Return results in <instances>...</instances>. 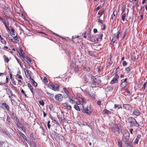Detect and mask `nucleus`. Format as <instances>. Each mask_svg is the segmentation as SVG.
Masks as SVG:
<instances>
[{
  "label": "nucleus",
  "mask_w": 147,
  "mask_h": 147,
  "mask_svg": "<svg viewBox=\"0 0 147 147\" xmlns=\"http://www.w3.org/2000/svg\"><path fill=\"white\" fill-rule=\"evenodd\" d=\"M9 59L8 58L6 57L5 59V62H6L7 63H8L9 62Z\"/></svg>",
  "instance_id": "obj_37"
},
{
  "label": "nucleus",
  "mask_w": 147,
  "mask_h": 147,
  "mask_svg": "<svg viewBox=\"0 0 147 147\" xmlns=\"http://www.w3.org/2000/svg\"><path fill=\"white\" fill-rule=\"evenodd\" d=\"M8 49V47H4V49L5 50H6Z\"/></svg>",
  "instance_id": "obj_61"
},
{
  "label": "nucleus",
  "mask_w": 147,
  "mask_h": 147,
  "mask_svg": "<svg viewBox=\"0 0 147 147\" xmlns=\"http://www.w3.org/2000/svg\"><path fill=\"white\" fill-rule=\"evenodd\" d=\"M114 132L117 134H119L121 132V127L120 125H115L113 128Z\"/></svg>",
  "instance_id": "obj_2"
},
{
  "label": "nucleus",
  "mask_w": 147,
  "mask_h": 147,
  "mask_svg": "<svg viewBox=\"0 0 147 147\" xmlns=\"http://www.w3.org/2000/svg\"><path fill=\"white\" fill-rule=\"evenodd\" d=\"M97 103L98 105H100L101 104V101L99 100H98L97 101Z\"/></svg>",
  "instance_id": "obj_40"
},
{
  "label": "nucleus",
  "mask_w": 147,
  "mask_h": 147,
  "mask_svg": "<svg viewBox=\"0 0 147 147\" xmlns=\"http://www.w3.org/2000/svg\"><path fill=\"white\" fill-rule=\"evenodd\" d=\"M138 125L137 122L136 121V119H134V120L132 121V123H130V125L131 126L133 125Z\"/></svg>",
  "instance_id": "obj_13"
},
{
  "label": "nucleus",
  "mask_w": 147,
  "mask_h": 147,
  "mask_svg": "<svg viewBox=\"0 0 147 147\" xmlns=\"http://www.w3.org/2000/svg\"><path fill=\"white\" fill-rule=\"evenodd\" d=\"M119 78V77L118 76L117 74H116L114 77L111 82L110 84H113L115 83H117V80Z\"/></svg>",
  "instance_id": "obj_3"
},
{
  "label": "nucleus",
  "mask_w": 147,
  "mask_h": 147,
  "mask_svg": "<svg viewBox=\"0 0 147 147\" xmlns=\"http://www.w3.org/2000/svg\"><path fill=\"white\" fill-rule=\"evenodd\" d=\"M31 92H32V93L33 94V89L32 88H31L30 89Z\"/></svg>",
  "instance_id": "obj_58"
},
{
  "label": "nucleus",
  "mask_w": 147,
  "mask_h": 147,
  "mask_svg": "<svg viewBox=\"0 0 147 147\" xmlns=\"http://www.w3.org/2000/svg\"><path fill=\"white\" fill-rule=\"evenodd\" d=\"M43 80L44 81H45L46 82H48V80L47 79V78L46 77H44V78Z\"/></svg>",
  "instance_id": "obj_48"
},
{
  "label": "nucleus",
  "mask_w": 147,
  "mask_h": 147,
  "mask_svg": "<svg viewBox=\"0 0 147 147\" xmlns=\"http://www.w3.org/2000/svg\"><path fill=\"white\" fill-rule=\"evenodd\" d=\"M30 145L32 147H36V144L33 141H32L30 142Z\"/></svg>",
  "instance_id": "obj_25"
},
{
  "label": "nucleus",
  "mask_w": 147,
  "mask_h": 147,
  "mask_svg": "<svg viewBox=\"0 0 147 147\" xmlns=\"http://www.w3.org/2000/svg\"><path fill=\"white\" fill-rule=\"evenodd\" d=\"M138 0H132V2H133L134 5L137 6Z\"/></svg>",
  "instance_id": "obj_22"
},
{
  "label": "nucleus",
  "mask_w": 147,
  "mask_h": 147,
  "mask_svg": "<svg viewBox=\"0 0 147 147\" xmlns=\"http://www.w3.org/2000/svg\"><path fill=\"white\" fill-rule=\"evenodd\" d=\"M63 90L64 91V92L67 95V96L64 97L65 98H66L67 97H69V96H71L69 94V93L68 91L66 89V88H63Z\"/></svg>",
  "instance_id": "obj_8"
},
{
  "label": "nucleus",
  "mask_w": 147,
  "mask_h": 147,
  "mask_svg": "<svg viewBox=\"0 0 147 147\" xmlns=\"http://www.w3.org/2000/svg\"><path fill=\"white\" fill-rule=\"evenodd\" d=\"M103 112L105 114H108L109 113H110V112L108 110H107L105 109L103 111Z\"/></svg>",
  "instance_id": "obj_31"
},
{
  "label": "nucleus",
  "mask_w": 147,
  "mask_h": 147,
  "mask_svg": "<svg viewBox=\"0 0 147 147\" xmlns=\"http://www.w3.org/2000/svg\"><path fill=\"white\" fill-rule=\"evenodd\" d=\"M39 104L42 106H43L44 105V102L43 100H40L39 101Z\"/></svg>",
  "instance_id": "obj_30"
},
{
  "label": "nucleus",
  "mask_w": 147,
  "mask_h": 147,
  "mask_svg": "<svg viewBox=\"0 0 147 147\" xmlns=\"http://www.w3.org/2000/svg\"><path fill=\"white\" fill-rule=\"evenodd\" d=\"M68 98L69 101L71 103L73 104L76 103V101L74 100V98L70 96Z\"/></svg>",
  "instance_id": "obj_11"
},
{
  "label": "nucleus",
  "mask_w": 147,
  "mask_h": 147,
  "mask_svg": "<svg viewBox=\"0 0 147 147\" xmlns=\"http://www.w3.org/2000/svg\"><path fill=\"white\" fill-rule=\"evenodd\" d=\"M127 33V31H125L124 32L123 34V38H124L125 36Z\"/></svg>",
  "instance_id": "obj_47"
},
{
  "label": "nucleus",
  "mask_w": 147,
  "mask_h": 147,
  "mask_svg": "<svg viewBox=\"0 0 147 147\" xmlns=\"http://www.w3.org/2000/svg\"><path fill=\"white\" fill-rule=\"evenodd\" d=\"M127 78H126L123 81V82H125V83H128V82H127Z\"/></svg>",
  "instance_id": "obj_53"
},
{
  "label": "nucleus",
  "mask_w": 147,
  "mask_h": 147,
  "mask_svg": "<svg viewBox=\"0 0 147 147\" xmlns=\"http://www.w3.org/2000/svg\"><path fill=\"white\" fill-rule=\"evenodd\" d=\"M102 36H103L102 34H100V37L99 38L100 39H102Z\"/></svg>",
  "instance_id": "obj_51"
},
{
  "label": "nucleus",
  "mask_w": 147,
  "mask_h": 147,
  "mask_svg": "<svg viewBox=\"0 0 147 147\" xmlns=\"http://www.w3.org/2000/svg\"><path fill=\"white\" fill-rule=\"evenodd\" d=\"M49 86L52 89L54 90H57L59 88V86L57 84H49Z\"/></svg>",
  "instance_id": "obj_5"
},
{
  "label": "nucleus",
  "mask_w": 147,
  "mask_h": 147,
  "mask_svg": "<svg viewBox=\"0 0 147 147\" xmlns=\"http://www.w3.org/2000/svg\"><path fill=\"white\" fill-rule=\"evenodd\" d=\"M1 21L3 22V24L5 25L7 30H8L9 29V28H8V26H7V23L5 21L3 20V21L2 20H1Z\"/></svg>",
  "instance_id": "obj_26"
},
{
  "label": "nucleus",
  "mask_w": 147,
  "mask_h": 147,
  "mask_svg": "<svg viewBox=\"0 0 147 147\" xmlns=\"http://www.w3.org/2000/svg\"><path fill=\"white\" fill-rule=\"evenodd\" d=\"M127 65V63L125 61H123V66H125Z\"/></svg>",
  "instance_id": "obj_41"
},
{
  "label": "nucleus",
  "mask_w": 147,
  "mask_h": 147,
  "mask_svg": "<svg viewBox=\"0 0 147 147\" xmlns=\"http://www.w3.org/2000/svg\"><path fill=\"white\" fill-rule=\"evenodd\" d=\"M124 77V75L123 74H121L120 76V77L121 78H123Z\"/></svg>",
  "instance_id": "obj_57"
},
{
  "label": "nucleus",
  "mask_w": 147,
  "mask_h": 147,
  "mask_svg": "<svg viewBox=\"0 0 147 147\" xmlns=\"http://www.w3.org/2000/svg\"><path fill=\"white\" fill-rule=\"evenodd\" d=\"M21 92L23 94H25V92L22 89L21 90Z\"/></svg>",
  "instance_id": "obj_54"
},
{
  "label": "nucleus",
  "mask_w": 147,
  "mask_h": 147,
  "mask_svg": "<svg viewBox=\"0 0 147 147\" xmlns=\"http://www.w3.org/2000/svg\"><path fill=\"white\" fill-rule=\"evenodd\" d=\"M117 13L116 11H114L112 16V19H115L116 18V16L117 15Z\"/></svg>",
  "instance_id": "obj_14"
},
{
  "label": "nucleus",
  "mask_w": 147,
  "mask_h": 147,
  "mask_svg": "<svg viewBox=\"0 0 147 147\" xmlns=\"http://www.w3.org/2000/svg\"><path fill=\"white\" fill-rule=\"evenodd\" d=\"M26 59L28 61L30 62L31 63H32V61L31 60V59L30 57H26Z\"/></svg>",
  "instance_id": "obj_35"
},
{
  "label": "nucleus",
  "mask_w": 147,
  "mask_h": 147,
  "mask_svg": "<svg viewBox=\"0 0 147 147\" xmlns=\"http://www.w3.org/2000/svg\"><path fill=\"white\" fill-rule=\"evenodd\" d=\"M100 8V6H98L96 9V10L97 11H98L99 9Z\"/></svg>",
  "instance_id": "obj_50"
},
{
  "label": "nucleus",
  "mask_w": 147,
  "mask_h": 147,
  "mask_svg": "<svg viewBox=\"0 0 147 147\" xmlns=\"http://www.w3.org/2000/svg\"><path fill=\"white\" fill-rule=\"evenodd\" d=\"M17 59V60L18 61V62L19 63V64L20 65L21 63H20V61H19V60L18 59Z\"/></svg>",
  "instance_id": "obj_62"
},
{
  "label": "nucleus",
  "mask_w": 147,
  "mask_h": 147,
  "mask_svg": "<svg viewBox=\"0 0 147 147\" xmlns=\"http://www.w3.org/2000/svg\"><path fill=\"white\" fill-rule=\"evenodd\" d=\"M77 104L79 106H80V109L81 110L82 109L83 107H84V106L83 105V104H78L77 103Z\"/></svg>",
  "instance_id": "obj_33"
},
{
  "label": "nucleus",
  "mask_w": 147,
  "mask_h": 147,
  "mask_svg": "<svg viewBox=\"0 0 147 147\" xmlns=\"http://www.w3.org/2000/svg\"><path fill=\"white\" fill-rule=\"evenodd\" d=\"M20 138L22 140H24V141H25V140H26V137L24 134L20 132Z\"/></svg>",
  "instance_id": "obj_10"
},
{
  "label": "nucleus",
  "mask_w": 147,
  "mask_h": 147,
  "mask_svg": "<svg viewBox=\"0 0 147 147\" xmlns=\"http://www.w3.org/2000/svg\"><path fill=\"white\" fill-rule=\"evenodd\" d=\"M54 35H56L57 36H59V37H60V38H62L61 36H59L58 34H55V33H53Z\"/></svg>",
  "instance_id": "obj_56"
},
{
  "label": "nucleus",
  "mask_w": 147,
  "mask_h": 147,
  "mask_svg": "<svg viewBox=\"0 0 147 147\" xmlns=\"http://www.w3.org/2000/svg\"><path fill=\"white\" fill-rule=\"evenodd\" d=\"M1 42L4 44H6V41L4 39V38L2 37L1 38Z\"/></svg>",
  "instance_id": "obj_23"
},
{
  "label": "nucleus",
  "mask_w": 147,
  "mask_h": 147,
  "mask_svg": "<svg viewBox=\"0 0 147 147\" xmlns=\"http://www.w3.org/2000/svg\"><path fill=\"white\" fill-rule=\"evenodd\" d=\"M9 40H11V41L13 42H16L17 41H19L18 38L16 36L13 37V39L9 38Z\"/></svg>",
  "instance_id": "obj_9"
},
{
  "label": "nucleus",
  "mask_w": 147,
  "mask_h": 147,
  "mask_svg": "<svg viewBox=\"0 0 147 147\" xmlns=\"http://www.w3.org/2000/svg\"><path fill=\"white\" fill-rule=\"evenodd\" d=\"M131 70V69L129 67H127L125 69V71L127 73H128Z\"/></svg>",
  "instance_id": "obj_28"
},
{
  "label": "nucleus",
  "mask_w": 147,
  "mask_h": 147,
  "mask_svg": "<svg viewBox=\"0 0 147 147\" xmlns=\"http://www.w3.org/2000/svg\"><path fill=\"white\" fill-rule=\"evenodd\" d=\"M134 118L132 117H129L128 118V122L131 123H132V121L134 120Z\"/></svg>",
  "instance_id": "obj_27"
},
{
  "label": "nucleus",
  "mask_w": 147,
  "mask_h": 147,
  "mask_svg": "<svg viewBox=\"0 0 147 147\" xmlns=\"http://www.w3.org/2000/svg\"><path fill=\"white\" fill-rule=\"evenodd\" d=\"M20 128H19L20 130L24 132L25 131V129L24 128V127H20Z\"/></svg>",
  "instance_id": "obj_34"
},
{
  "label": "nucleus",
  "mask_w": 147,
  "mask_h": 147,
  "mask_svg": "<svg viewBox=\"0 0 147 147\" xmlns=\"http://www.w3.org/2000/svg\"><path fill=\"white\" fill-rule=\"evenodd\" d=\"M119 34H120V33L119 32L117 34V39L119 37Z\"/></svg>",
  "instance_id": "obj_55"
},
{
  "label": "nucleus",
  "mask_w": 147,
  "mask_h": 147,
  "mask_svg": "<svg viewBox=\"0 0 147 147\" xmlns=\"http://www.w3.org/2000/svg\"><path fill=\"white\" fill-rule=\"evenodd\" d=\"M19 50L18 52V53L20 56L24 58L25 56H24V53L23 52V50L21 46H19Z\"/></svg>",
  "instance_id": "obj_6"
},
{
  "label": "nucleus",
  "mask_w": 147,
  "mask_h": 147,
  "mask_svg": "<svg viewBox=\"0 0 147 147\" xmlns=\"http://www.w3.org/2000/svg\"><path fill=\"white\" fill-rule=\"evenodd\" d=\"M47 94L48 96H49L51 97H53L54 96V95L53 94L47 92Z\"/></svg>",
  "instance_id": "obj_32"
},
{
  "label": "nucleus",
  "mask_w": 147,
  "mask_h": 147,
  "mask_svg": "<svg viewBox=\"0 0 147 147\" xmlns=\"http://www.w3.org/2000/svg\"><path fill=\"white\" fill-rule=\"evenodd\" d=\"M64 106L68 109L70 110L71 109V106L70 105H68L67 103L64 104Z\"/></svg>",
  "instance_id": "obj_16"
},
{
  "label": "nucleus",
  "mask_w": 147,
  "mask_h": 147,
  "mask_svg": "<svg viewBox=\"0 0 147 147\" xmlns=\"http://www.w3.org/2000/svg\"><path fill=\"white\" fill-rule=\"evenodd\" d=\"M80 106H79L78 105L76 104L74 105V108L77 111H80Z\"/></svg>",
  "instance_id": "obj_18"
},
{
  "label": "nucleus",
  "mask_w": 147,
  "mask_h": 147,
  "mask_svg": "<svg viewBox=\"0 0 147 147\" xmlns=\"http://www.w3.org/2000/svg\"><path fill=\"white\" fill-rule=\"evenodd\" d=\"M97 30L96 29H94L93 30L94 32L96 33L97 32Z\"/></svg>",
  "instance_id": "obj_52"
},
{
  "label": "nucleus",
  "mask_w": 147,
  "mask_h": 147,
  "mask_svg": "<svg viewBox=\"0 0 147 147\" xmlns=\"http://www.w3.org/2000/svg\"><path fill=\"white\" fill-rule=\"evenodd\" d=\"M5 36L7 38H11L9 36V34L8 33H6L5 34Z\"/></svg>",
  "instance_id": "obj_43"
},
{
  "label": "nucleus",
  "mask_w": 147,
  "mask_h": 147,
  "mask_svg": "<svg viewBox=\"0 0 147 147\" xmlns=\"http://www.w3.org/2000/svg\"><path fill=\"white\" fill-rule=\"evenodd\" d=\"M88 54L91 56H92L93 55V53L91 51H89L88 52Z\"/></svg>",
  "instance_id": "obj_46"
},
{
  "label": "nucleus",
  "mask_w": 147,
  "mask_h": 147,
  "mask_svg": "<svg viewBox=\"0 0 147 147\" xmlns=\"http://www.w3.org/2000/svg\"><path fill=\"white\" fill-rule=\"evenodd\" d=\"M28 87L30 89L32 88V86L29 83H28Z\"/></svg>",
  "instance_id": "obj_45"
},
{
  "label": "nucleus",
  "mask_w": 147,
  "mask_h": 147,
  "mask_svg": "<svg viewBox=\"0 0 147 147\" xmlns=\"http://www.w3.org/2000/svg\"><path fill=\"white\" fill-rule=\"evenodd\" d=\"M147 82H145V83H144V85H143V86L142 87V89L143 90H144L145 89V88L147 86Z\"/></svg>",
  "instance_id": "obj_29"
},
{
  "label": "nucleus",
  "mask_w": 147,
  "mask_h": 147,
  "mask_svg": "<svg viewBox=\"0 0 147 147\" xmlns=\"http://www.w3.org/2000/svg\"><path fill=\"white\" fill-rule=\"evenodd\" d=\"M134 115L136 116H138L140 114L139 111L137 109H135L134 111Z\"/></svg>",
  "instance_id": "obj_17"
},
{
  "label": "nucleus",
  "mask_w": 147,
  "mask_h": 147,
  "mask_svg": "<svg viewBox=\"0 0 147 147\" xmlns=\"http://www.w3.org/2000/svg\"><path fill=\"white\" fill-rule=\"evenodd\" d=\"M10 29L11 30V31H12V29H14L11 26H10Z\"/></svg>",
  "instance_id": "obj_64"
},
{
  "label": "nucleus",
  "mask_w": 147,
  "mask_h": 147,
  "mask_svg": "<svg viewBox=\"0 0 147 147\" xmlns=\"http://www.w3.org/2000/svg\"><path fill=\"white\" fill-rule=\"evenodd\" d=\"M95 94L94 93H91V94H89V96L90 97H94V96Z\"/></svg>",
  "instance_id": "obj_36"
},
{
  "label": "nucleus",
  "mask_w": 147,
  "mask_h": 147,
  "mask_svg": "<svg viewBox=\"0 0 147 147\" xmlns=\"http://www.w3.org/2000/svg\"><path fill=\"white\" fill-rule=\"evenodd\" d=\"M121 15V19L123 21H124L126 16L125 13H123V12H122Z\"/></svg>",
  "instance_id": "obj_19"
},
{
  "label": "nucleus",
  "mask_w": 147,
  "mask_h": 147,
  "mask_svg": "<svg viewBox=\"0 0 147 147\" xmlns=\"http://www.w3.org/2000/svg\"><path fill=\"white\" fill-rule=\"evenodd\" d=\"M81 111L84 113H86L88 115H90L92 111V107L90 105H87L86 108L83 107Z\"/></svg>",
  "instance_id": "obj_1"
},
{
  "label": "nucleus",
  "mask_w": 147,
  "mask_h": 147,
  "mask_svg": "<svg viewBox=\"0 0 147 147\" xmlns=\"http://www.w3.org/2000/svg\"><path fill=\"white\" fill-rule=\"evenodd\" d=\"M30 80L32 81V82L33 85L35 87L37 86V83L32 79L31 78V79H30Z\"/></svg>",
  "instance_id": "obj_21"
},
{
  "label": "nucleus",
  "mask_w": 147,
  "mask_h": 147,
  "mask_svg": "<svg viewBox=\"0 0 147 147\" xmlns=\"http://www.w3.org/2000/svg\"><path fill=\"white\" fill-rule=\"evenodd\" d=\"M43 115L44 117H45L47 115V114L44 112H43Z\"/></svg>",
  "instance_id": "obj_60"
},
{
  "label": "nucleus",
  "mask_w": 147,
  "mask_h": 147,
  "mask_svg": "<svg viewBox=\"0 0 147 147\" xmlns=\"http://www.w3.org/2000/svg\"><path fill=\"white\" fill-rule=\"evenodd\" d=\"M141 137V135L140 134L138 135L134 142L135 144H137L138 143L139 140L140 139Z\"/></svg>",
  "instance_id": "obj_12"
},
{
  "label": "nucleus",
  "mask_w": 147,
  "mask_h": 147,
  "mask_svg": "<svg viewBox=\"0 0 147 147\" xmlns=\"http://www.w3.org/2000/svg\"><path fill=\"white\" fill-rule=\"evenodd\" d=\"M126 7H124L123 8V9L122 10V12H123V13H125V11H126Z\"/></svg>",
  "instance_id": "obj_44"
},
{
  "label": "nucleus",
  "mask_w": 147,
  "mask_h": 147,
  "mask_svg": "<svg viewBox=\"0 0 147 147\" xmlns=\"http://www.w3.org/2000/svg\"><path fill=\"white\" fill-rule=\"evenodd\" d=\"M50 121H49L47 123V126L49 129H50Z\"/></svg>",
  "instance_id": "obj_39"
},
{
  "label": "nucleus",
  "mask_w": 147,
  "mask_h": 147,
  "mask_svg": "<svg viewBox=\"0 0 147 147\" xmlns=\"http://www.w3.org/2000/svg\"><path fill=\"white\" fill-rule=\"evenodd\" d=\"M127 84V83L123 82L121 84V86L122 88H125Z\"/></svg>",
  "instance_id": "obj_20"
},
{
  "label": "nucleus",
  "mask_w": 147,
  "mask_h": 147,
  "mask_svg": "<svg viewBox=\"0 0 147 147\" xmlns=\"http://www.w3.org/2000/svg\"><path fill=\"white\" fill-rule=\"evenodd\" d=\"M55 98L59 102H61L63 99V95L61 94H58L55 96Z\"/></svg>",
  "instance_id": "obj_4"
},
{
  "label": "nucleus",
  "mask_w": 147,
  "mask_h": 147,
  "mask_svg": "<svg viewBox=\"0 0 147 147\" xmlns=\"http://www.w3.org/2000/svg\"><path fill=\"white\" fill-rule=\"evenodd\" d=\"M146 0H143L142 2V3L143 4L146 2Z\"/></svg>",
  "instance_id": "obj_63"
},
{
  "label": "nucleus",
  "mask_w": 147,
  "mask_h": 147,
  "mask_svg": "<svg viewBox=\"0 0 147 147\" xmlns=\"http://www.w3.org/2000/svg\"><path fill=\"white\" fill-rule=\"evenodd\" d=\"M11 31L12 32V35H14V36L15 35V33L14 32V29H13V30L12 29V31Z\"/></svg>",
  "instance_id": "obj_42"
},
{
  "label": "nucleus",
  "mask_w": 147,
  "mask_h": 147,
  "mask_svg": "<svg viewBox=\"0 0 147 147\" xmlns=\"http://www.w3.org/2000/svg\"><path fill=\"white\" fill-rule=\"evenodd\" d=\"M77 97L81 99L82 100V102L83 103H86V102L84 101V98L82 95L80 93H78L76 94Z\"/></svg>",
  "instance_id": "obj_7"
},
{
  "label": "nucleus",
  "mask_w": 147,
  "mask_h": 147,
  "mask_svg": "<svg viewBox=\"0 0 147 147\" xmlns=\"http://www.w3.org/2000/svg\"><path fill=\"white\" fill-rule=\"evenodd\" d=\"M12 84L15 85L16 84L15 82L14 81L12 82Z\"/></svg>",
  "instance_id": "obj_59"
},
{
  "label": "nucleus",
  "mask_w": 147,
  "mask_h": 147,
  "mask_svg": "<svg viewBox=\"0 0 147 147\" xmlns=\"http://www.w3.org/2000/svg\"><path fill=\"white\" fill-rule=\"evenodd\" d=\"M120 107V106L119 105H117L116 104L115 105V107H114L115 108H118V109H119Z\"/></svg>",
  "instance_id": "obj_38"
},
{
  "label": "nucleus",
  "mask_w": 147,
  "mask_h": 147,
  "mask_svg": "<svg viewBox=\"0 0 147 147\" xmlns=\"http://www.w3.org/2000/svg\"><path fill=\"white\" fill-rule=\"evenodd\" d=\"M133 131V129H131L129 130V131H130V132L131 134H133V133H132Z\"/></svg>",
  "instance_id": "obj_49"
},
{
  "label": "nucleus",
  "mask_w": 147,
  "mask_h": 147,
  "mask_svg": "<svg viewBox=\"0 0 147 147\" xmlns=\"http://www.w3.org/2000/svg\"><path fill=\"white\" fill-rule=\"evenodd\" d=\"M2 105L5 107V109L7 110V111H9V106L5 103H3L2 104Z\"/></svg>",
  "instance_id": "obj_15"
},
{
  "label": "nucleus",
  "mask_w": 147,
  "mask_h": 147,
  "mask_svg": "<svg viewBox=\"0 0 147 147\" xmlns=\"http://www.w3.org/2000/svg\"><path fill=\"white\" fill-rule=\"evenodd\" d=\"M118 146L120 147H122V142L120 140H118Z\"/></svg>",
  "instance_id": "obj_24"
}]
</instances>
